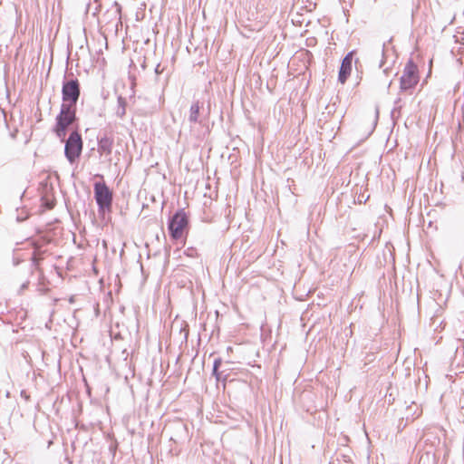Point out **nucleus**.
<instances>
[{
	"label": "nucleus",
	"mask_w": 464,
	"mask_h": 464,
	"mask_svg": "<svg viewBox=\"0 0 464 464\" xmlns=\"http://www.w3.org/2000/svg\"><path fill=\"white\" fill-rule=\"evenodd\" d=\"M76 121V111L72 107L61 105L60 112L55 118V125L53 129V133L57 136L61 142L65 145H82V137L78 130H72L69 137L66 138L69 128Z\"/></svg>",
	"instance_id": "nucleus-1"
},
{
	"label": "nucleus",
	"mask_w": 464,
	"mask_h": 464,
	"mask_svg": "<svg viewBox=\"0 0 464 464\" xmlns=\"http://www.w3.org/2000/svg\"><path fill=\"white\" fill-rule=\"evenodd\" d=\"M94 198L99 211L105 213L111 211L113 193L103 180L97 181L93 186Z\"/></svg>",
	"instance_id": "nucleus-2"
},
{
	"label": "nucleus",
	"mask_w": 464,
	"mask_h": 464,
	"mask_svg": "<svg viewBox=\"0 0 464 464\" xmlns=\"http://www.w3.org/2000/svg\"><path fill=\"white\" fill-rule=\"evenodd\" d=\"M188 228V218L184 210H179L170 219L169 230L173 239L183 238Z\"/></svg>",
	"instance_id": "nucleus-3"
},
{
	"label": "nucleus",
	"mask_w": 464,
	"mask_h": 464,
	"mask_svg": "<svg viewBox=\"0 0 464 464\" xmlns=\"http://www.w3.org/2000/svg\"><path fill=\"white\" fill-rule=\"evenodd\" d=\"M420 81L419 70L412 60H409L400 79V88L402 91L413 89Z\"/></svg>",
	"instance_id": "nucleus-4"
},
{
	"label": "nucleus",
	"mask_w": 464,
	"mask_h": 464,
	"mask_svg": "<svg viewBox=\"0 0 464 464\" xmlns=\"http://www.w3.org/2000/svg\"><path fill=\"white\" fill-rule=\"evenodd\" d=\"M63 103L66 107H72L76 111V102L80 96V87L77 80H72L63 85Z\"/></svg>",
	"instance_id": "nucleus-5"
},
{
	"label": "nucleus",
	"mask_w": 464,
	"mask_h": 464,
	"mask_svg": "<svg viewBox=\"0 0 464 464\" xmlns=\"http://www.w3.org/2000/svg\"><path fill=\"white\" fill-rule=\"evenodd\" d=\"M353 57V52L352 51L347 53V55L343 58L342 62L338 75V80L342 84L345 83V82L351 75Z\"/></svg>",
	"instance_id": "nucleus-6"
},
{
	"label": "nucleus",
	"mask_w": 464,
	"mask_h": 464,
	"mask_svg": "<svg viewBox=\"0 0 464 464\" xmlns=\"http://www.w3.org/2000/svg\"><path fill=\"white\" fill-rule=\"evenodd\" d=\"M82 147H65V155L71 162H73L81 154Z\"/></svg>",
	"instance_id": "nucleus-7"
},
{
	"label": "nucleus",
	"mask_w": 464,
	"mask_h": 464,
	"mask_svg": "<svg viewBox=\"0 0 464 464\" xmlns=\"http://www.w3.org/2000/svg\"><path fill=\"white\" fill-rule=\"evenodd\" d=\"M200 106L198 102H195L191 105L189 110V121L191 122H197L199 116Z\"/></svg>",
	"instance_id": "nucleus-8"
},
{
	"label": "nucleus",
	"mask_w": 464,
	"mask_h": 464,
	"mask_svg": "<svg viewBox=\"0 0 464 464\" xmlns=\"http://www.w3.org/2000/svg\"><path fill=\"white\" fill-rule=\"evenodd\" d=\"M118 105H119V108H118V114L120 117H122L126 114V106H127V102H126V100L120 96L118 98Z\"/></svg>",
	"instance_id": "nucleus-9"
},
{
	"label": "nucleus",
	"mask_w": 464,
	"mask_h": 464,
	"mask_svg": "<svg viewBox=\"0 0 464 464\" xmlns=\"http://www.w3.org/2000/svg\"><path fill=\"white\" fill-rule=\"evenodd\" d=\"M376 124H377V115L374 114L370 118L368 124L366 126V130H365L366 135H370L373 131Z\"/></svg>",
	"instance_id": "nucleus-10"
},
{
	"label": "nucleus",
	"mask_w": 464,
	"mask_h": 464,
	"mask_svg": "<svg viewBox=\"0 0 464 464\" xmlns=\"http://www.w3.org/2000/svg\"><path fill=\"white\" fill-rule=\"evenodd\" d=\"M219 365H220V360H216L214 362V369H213L214 373L217 372Z\"/></svg>",
	"instance_id": "nucleus-11"
},
{
	"label": "nucleus",
	"mask_w": 464,
	"mask_h": 464,
	"mask_svg": "<svg viewBox=\"0 0 464 464\" xmlns=\"http://www.w3.org/2000/svg\"><path fill=\"white\" fill-rule=\"evenodd\" d=\"M363 124H364V121L362 120L361 122H360V127H362Z\"/></svg>",
	"instance_id": "nucleus-12"
}]
</instances>
